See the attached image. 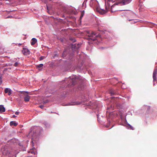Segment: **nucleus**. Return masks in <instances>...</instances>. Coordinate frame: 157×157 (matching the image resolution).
<instances>
[{
    "label": "nucleus",
    "mask_w": 157,
    "mask_h": 157,
    "mask_svg": "<svg viewBox=\"0 0 157 157\" xmlns=\"http://www.w3.org/2000/svg\"><path fill=\"white\" fill-rule=\"evenodd\" d=\"M40 128L39 127L34 126L31 128V131L29 133V137L31 136V142L33 144L34 142L37 140V138L40 132Z\"/></svg>",
    "instance_id": "1"
},
{
    "label": "nucleus",
    "mask_w": 157,
    "mask_h": 157,
    "mask_svg": "<svg viewBox=\"0 0 157 157\" xmlns=\"http://www.w3.org/2000/svg\"><path fill=\"white\" fill-rule=\"evenodd\" d=\"M78 80V78L77 76H73L72 77H70L68 78V82H70L68 84V85H74L76 84Z\"/></svg>",
    "instance_id": "2"
},
{
    "label": "nucleus",
    "mask_w": 157,
    "mask_h": 157,
    "mask_svg": "<svg viewBox=\"0 0 157 157\" xmlns=\"http://www.w3.org/2000/svg\"><path fill=\"white\" fill-rule=\"evenodd\" d=\"M118 4L115 3L113 5L111 6V11L112 12L116 11L117 10V9L118 7Z\"/></svg>",
    "instance_id": "3"
},
{
    "label": "nucleus",
    "mask_w": 157,
    "mask_h": 157,
    "mask_svg": "<svg viewBox=\"0 0 157 157\" xmlns=\"http://www.w3.org/2000/svg\"><path fill=\"white\" fill-rule=\"evenodd\" d=\"M22 52L23 54L25 56L29 55L30 53L29 50L27 48H23Z\"/></svg>",
    "instance_id": "4"
},
{
    "label": "nucleus",
    "mask_w": 157,
    "mask_h": 157,
    "mask_svg": "<svg viewBox=\"0 0 157 157\" xmlns=\"http://www.w3.org/2000/svg\"><path fill=\"white\" fill-rule=\"evenodd\" d=\"M157 75V70L155 69L154 70L153 74V81H156V76Z\"/></svg>",
    "instance_id": "5"
},
{
    "label": "nucleus",
    "mask_w": 157,
    "mask_h": 157,
    "mask_svg": "<svg viewBox=\"0 0 157 157\" xmlns=\"http://www.w3.org/2000/svg\"><path fill=\"white\" fill-rule=\"evenodd\" d=\"M24 95L25 96L24 98V100L25 102H28L29 101L30 97L27 94H24Z\"/></svg>",
    "instance_id": "6"
},
{
    "label": "nucleus",
    "mask_w": 157,
    "mask_h": 157,
    "mask_svg": "<svg viewBox=\"0 0 157 157\" xmlns=\"http://www.w3.org/2000/svg\"><path fill=\"white\" fill-rule=\"evenodd\" d=\"M5 92L6 93H8V95H10L12 93L10 90L8 88L5 89Z\"/></svg>",
    "instance_id": "7"
},
{
    "label": "nucleus",
    "mask_w": 157,
    "mask_h": 157,
    "mask_svg": "<svg viewBox=\"0 0 157 157\" xmlns=\"http://www.w3.org/2000/svg\"><path fill=\"white\" fill-rule=\"evenodd\" d=\"M132 0H123L122 2L124 5L129 3Z\"/></svg>",
    "instance_id": "8"
},
{
    "label": "nucleus",
    "mask_w": 157,
    "mask_h": 157,
    "mask_svg": "<svg viewBox=\"0 0 157 157\" xmlns=\"http://www.w3.org/2000/svg\"><path fill=\"white\" fill-rule=\"evenodd\" d=\"M3 154H5L6 155H8L9 156H10V151L7 150H5L3 151Z\"/></svg>",
    "instance_id": "9"
},
{
    "label": "nucleus",
    "mask_w": 157,
    "mask_h": 157,
    "mask_svg": "<svg viewBox=\"0 0 157 157\" xmlns=\"http://www.w3.org/2000/svg\"><path fill=\"white\" fill-rule=\"evenodd\" d=\"M37 40L35 38H33L32 39L31 44L32 45H34L37 42Z\"/></svg>",
    "instance_id": "10"
},
{
    "label": "nucleus",
    "mask_w": 157,
    "mask_h": 157,
    "mask_svg": "<svg viewBox=\"0 0 157 157\" xmlns=\"http://www.w3.org/2000/svg\"><path fill=\"white\" fill-rule=\"evenodd\" d=\"M5 111V109L3 105H0V113L4 112Z\"/></svg>",
    "instance_id": "11"
},
{
    "label": "nucleus",
    "mask_w": 157,
    "mask_h": 157,
    "mask_svg": "<svg viewBox=\"0 0 157 157\" xmlns=\"http://www.w3.org/2000/svg\"><path fill=\"white\" fill-rule=\"evenodd\" d=\"M80 46V44H75L74 45H72V48H74L76 49H78Z\"/></svg>",
    "instance_id": "12"
},
{
    "label": "nucleus",
    "mask_w": 157,
    "mask_h": 157,
    "mask_svg": "<svg viewBox=\"0 0 157 157\" xmlns=\"http://www.w3.org/2000/svg\"><path fill=\"white\" fill-rule=\"evenodd\" d=\"M17 124L14 121H11L10 123V125L11 126L13 125L14 126H16Z\"/></svg>",
    "instance_id": "13"
},
{
    "label": "nucleus",
    "mask_w": 157,
    "mask_h": 157,
    "mask_svg": "<svg viewBox=\"0 0 157 157\" xmlns=\"http://www.w3.org/2000/svg\"><path fill=\"white\" fill-rule=\"evenodd\" d=\"M95 35V34L94 32H92L90 34L88 35V36L90 37H93Z\"/></svg>",
    "instance_id": "14"
},
{
    "label": "nucleus",
    "mask_w": 157,
    "mask_h": 157,
    "mask_svg": "<svg viewBox=\"0 0 157 157\" xmlns=\"http://www.w3.org/2000/svg\"><path fill=\"white\" fill-rule=\"evenodd\" d=\"M43 66V64H40L39 65H37L36 66V68H38L41 67H42Z\"/></svg>",
    "instance_id": "15"
},
{
    "label": "nucleus",
    "mask_w": 157,
    "mask_h": 157,
    "mask_svg": "<svg viewBox=\"0 0 157 157\" xmlns=\"http://www.w3.org/2000/svg\"><path fill=\"white\" fill-rule=\"evenodd\" d=\"M129 21H132V22H131V23H136V22H137V21L136 20H129Z\"/></svg>",
    "instance_id": "16"
},
{
    "label": "nucleus",
    "mask_w": 157,
    "mask_h": 157,
    "mask_svg": "<svg viewBox=\"0 0 157 157\" xmlns=\"http://www.w3.org/2000/svg\"><path fill=\"white\" fill-rule=\"evenodd\" d=\"M29 152L30 153L33 154H34V155H35L36 153V152L35 151H34V150H31L30 151H29Z\"/></svg>",
    "instance_id": "17"
},
{
    "label": "nucleus",
    "mask_w": 157,
    "mask_h": 157,
    "mask_svg": "<svg viewBox=\"0 0 157 157\" xmlns=\"http://www.w3.org/2000/svg\"><path fill=\"white\" fill-rule=\"evenodd\" d=\"M110 93L111 95H115L116 94V93L114 92L113 90H111L110 91Z\"/></svg>",
    "instance_id": "18"
},
{
    "label": "nucleus",
    "mask_w": 157,
    "mask_h": 157,
    "mask_svg": "<svg viewBox=\"0 0 157 157\" xmlns=\"http://www.w3.org/2000/svg\"><path fill=\"white\" fill-rule=\"evenodd\" d=\"M29 92H27V91H24V92H23V91H21V94H22L23 93V94H29Z\"/></svg>",
    "instance_id": "19"
},
{
    "label": "nucleus",
    "mask_w": 157,
    "mask_h": 157,
    "mask_svg": "<svg viewBox=\"0 0 157 157\" xmlns=\"http://www.w3.org/2000/svg\"><path fill=\"white\" fill-rule=\"evenodd\" d=\"M19 63L17 62H16L14 63V66H15V67H17L18 66V64H19Z\"/></svg>",
    "instance_id": "20"
},
{
    "label": "nucleus",
    "mask_w": 157,
    "mask_h": 157,
    "mask_svg": "<svg viewBox=\"0 0 157 157\" xmlns=\"http://www.w3.org/2000/svg\"><path fill=\"white\" fill-rule=\"evenodd\" d=\"M70 40L72 41H73V42H75L76 41L75 39L72 37L70 38Z\"/></svg>",
    "instance_id": "21"
},
{
    "label": "nucleus",
    "mask_w": 157,
    "mask_h": 157,
    "mask_svg": "<svg viewBox=\"0 0 157 157\" xmlns=\"http://www.w3.org/2000/svg\"><path fill=\"white\" fill-rule=\"evenodd\" d=\"M40 107L41 109H43L44 108V105H41L39 106Z\"/></svg>",
    "instance_id": "22"
},
{
    "label": "nucleus",
    "mask_w": 157,
    "mask_h": 157,
    "mask_svg": "<svg viewBox=\"0 0 157 157\" xmlns=\"http://www.w3.org/2000/svg\"><path fill=\"white\" fill-rule=\"evenodd\" d=\"M83 15H84V14L82 13V14H81V15L80 16V18H82V17L83 16Z\"/></svg>",
    "instance_id": "23"
},
{
    "label": "nucleus",
    "mask_w": 157,
    "mask_h": 157,
    "mask_svg": "<svg viewBox=\"0 0 157 157\" xmlns=\"http://www.w3.org/2000/svg\"><path fill=\"white\" fill-rule=\"evenodd\" d=\"M19 113L18 112H16L15 113V114L16 115H18Z\"/></svg>",
    "instance_id": "24"
},
{
    "label": "nucleus",
    "mask_w": 157,
    "mask_h": 157,
    "mask_svg": "<svg viewBox=\"0 0 157 157\" xmlns=\"http://www.w3.org/2000/svg\"><path fill=\"white\" fill-rule=\"evenodd\" d=\"M43 59H44V58H43V57H40V60H41Z\"/></svg>",
    "instance_id": "25"
},
{
    "label": "nucleus",
    "mask_w": 157,
    "mask_h": 157,
    "mask_svg": "<svg viewBox=\"0 0 157 157\" xmlns=\"http://www.w3.org/2000/svg\"><path fill=\"white\" fill-rule=\"evenodd\" d=\"M130 128H131V129H132V130H133V129L132 127L131 126H130Z\"/></svg>",
    "instance_id": "26"
},
{
    "label": "nucleus",
    "mask_w": 157,
    "mask_h": 157,
    "mask_svg": "<svg viewBox=\"0 0 157 157\" xmlns=\"http://www.w3.org/2000/svg\"><path fill=\"white\" fill-rule=\"evenodd\" d=\"M0 81H1V82H2V77L1 76L0 77Z\"/></svg>",
    "instance_id": "27"
},
{
    "label": "nucleus",
    "mask_w": 157,
    "mask_h": 157,
    "mask_svg": "<svg viewBox=\"0 0 157 157\" xmlns=\"http://www.w3.org/2000/svg\"><path fill=\"white\" fill-rule=\"evenodd\" d=\"M16 117V116L15 115H13V117Z\"/></svg>",
    "instance_id": "28"
},
{
    "label": "nucleus",
    "mask_w": 157,
    "mask_h": 157,
    "mask_svg": "<svg viewBox=\"0 0 157 157\" xmlns=\"http://www.w3.org/2000/svg\"><path fill=\"white\" fill-rule=\"evenodd\" d=\"M155 28H156L157 29V25H155Z\"/></svg>",
    "instance_id": "29"
},
{
    "label": "nucleus",
    "mask_w": 157,
    "mask_h": 157,
    "mask_svg": "<svg viewBox=\"0 0 157 157\" xmlns=\"http://www.w3.org/2000/svg\"><path fill=\"white\" fill-rule=\"evenodd\" d=\"M73 29L75 30V29Z\"/></svg>",
    "instance_id": "30"
},
{
    "label": "nucleus",
    "mask_w": 157,
    "mask_h": 157,
    "mask_svg": "<svg viewBox=\"0 0 157 157\" xmlns=\"http://www.w3.org/2000/svg\"><path fill=\"white\" fill-rule=\"evenodd\" d=\"M10 17V16H8V17H7V18H10V17Z\"/></svg>",
    "instance_id": "31"
},
{
    "label": "nucleus",
    "mask_w": 157,
    "mask_h": 157,
    "mask_svg": "<svg viewBox=\"0 0 157 157\" xmlns=\"http://www.w3.org/2000/svg\"><path fill=\"white\" fill-rule=\"evenodd\" d=\"M109 1H112V0H108Z\"/></svg>",
    "instance_id": "32"
},
{
    "label": "nucleus",
    "mask_w": 157,
    "mask_h": 157,
    "mask_svg": "<svg viewBox=\"0 0 157 157\" xmlns=\"http://www.w3.org/2000/svg\"><path fill=\"white\" fill-rule=\"evenodd\" d=\"M78 104H79V103H76V105H78Z\"/></svg>",
    "instance_id": "33"
},
{
    "label": "nucleus",
    "mask_w": 157,
    "mask_h": 157,
    "mask_svg": "<svg viewBox=\"0 0 157 157\" xmlns=\"http://www.w3.org/2000/svg\"><path fill=\"white\" fill-rule=\"evenodd\" d=\"M106 10H107V11H108V9H107V8H106Z\"/></svg>",
    "instance_id": "34"
},
{
    "label": "nucleus",
    "mask_w": 157,
    "mask_h": 157,
    "mask_svg": "<svg viewBox=\"0 0 157 157\" xmlns=\"http://www.w3.org/2000/svg\"><path fill=\"white\" fill-rule=\"evenodd\" d=\"M65 52V51H64V52H63V54H64Z\"/></svg>",
    "instance_id": "35"
},
{
    "label": "nucleus",
    "mask_w": 157,
    "mask_h": 157,
    "mask_svg": "<svg viewBox=\"0 0 157 157\" xmlns=\"http://www.w3.org/2000/svg\"><path fill=\"white\" fill-rule=\"evenodd\" d=\"M140 1L141 2L142 1H141V0H140Z\"/></svg>",
    "instance_id": "36"
},
{
    "label": "nucleus",
    "mask_w": 157,
    "mask_h": 157,
    "mask_svg": "<svg viewBox=\"0 0 157 157\" xmlns=\"http://www.w3.org/2000/svg\"><path fill=\"white\" fill-rule=\"evenodd\" d=\"M87 32H88V33H89V32H88V31H87Z\"/></svg>",
    "instance_id": "37"
},
{
    "label": "nucleus",
    "mask_w": 157,
    "mask_h": 157,
    "mask_svg": "<svg viewBox=\"0 0 157 157\" xmlns=\"http://www.w3.org/2000/svg\"><path fill=\"white\" fill-rule=\"evenodd\" d=\"M20 45H21V44H19Z\"/></svg>",
    "instance_id": "38"
},
{
    "label": "nucleus",
    "mask_w": 157,
    "mask_h": 157,
    "mask_svg": "<svg viewBox=\"0 0 157 157\" xmlns=\"http://www.w3.org/2000/svg\"><path fill=\"white\" fill-rule=\"evenodd\" d=\"M28 157H32L31 156H28Z\"/></svg>",
    "instance_id": "39"
}]
</instances>
